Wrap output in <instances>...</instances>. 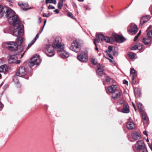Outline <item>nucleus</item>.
<instances>
[{
  "label": "nucleus",
  "instance_id": "052dcab7",
  "mask_svg": "<svg viewBox=\"0 0 152 152\" xmlns=\"http://www.w3.org/2000/svg\"><path fill=\"white\" fill-rule=\"evenodd\" d=\"M3 61H4V60L2 58L0 59V63H3Z\"/></svg>",
  "mask_w": 152,
  "mask_h": 152
},
{
  "label": "nucleus",
  "instance_id": "b1692460",
  "mask_svg": "<svg viewBox=\"0 0 152 152\" xmlns=\"http://www.w3.org/2000/svg\"><path fill=\"white\" fill-rule=\"evenodd\" d=\"M39 37V36L38 34H37L36 35L35 38L32 41H31V43L28 45L27 48H29L31 46V45L34 43L37 39H38Z\"/></svg>",
  "mask_w": 152,
  "mask_h": 152
},
{
  "label": "nucleus",
  "instance_id": "bb28decb",
  "mask_svg": "<svg viewBox=\"0 0 152 152\" xmlns=\"http://www.w3.org/2000/svg\"><path fill=\"white\" fill-rule=\"evenodd\" d=\"M76 40H75L72 43L70 47V49L74 52H75L76 50Z\"/></svg>",
  "mask_w": 152,
  "mask_h": 152
},
{
  "label": "nucleus",
  "instance_id": "58836bf2",
  "mask_svg": "<svg viewBox=\"0 0 152 152\" xmlns=\"http://www.w3.org/2000/svg\"><path fill=\"white\" fill-rule=\"evenodd\" d=\"M113 46H109L108 48V50L107 51L109 53H110L111 52V51H112V50H113Z\"/></svg>",
  "mask_w": 152,
  "mask_h": 152
},
{
  "label": "nucleus",
  "instance_id": "a19ab883",
  "mask_svg": "<svg viewBox=\"0 0 152 152\" xmlns=\"http://www.w3.org/2000/svg\"><path fill=\"white\" fill-rule=\"evenodd\" d=\"M111 78L109 76H107L106 77V81L107 82H109L111 80Z\"/></svg>",
  "mask_w": 152,
  "mask_h": 152
},
{
  "label": "nucleus",
  "instance_id": "f3484780",
  "mask_svg": "<svg viewBox=\"0 0 152 152\" xmlns=\"http://www.w3.org/2000/svg\"><path fill=\"white\" fill-rule=\"evenodd\" d=\"M83 42L81 39H77V53L81 50V47L83 45Z\"/></svg>",
  "mask_w": 152,
  "mask_h": 152
},
{
  "label": "nucleus",
  "instance_id": "e2e57ef3",
  "mask_svg": "<svg viewBox=\"0 0 152 152\" xmlns=\"http://www.w3.org/2000/svg\"><path fill=\"white\" fill-rule=\"evenodd\" d=\"M44 27V26H43L42 27V28H41V32L42 31H43Z\"/></svg>",
  "mask_w": 152,
  "mask_h": 152
},
{
  "label": "nucleus",
  "instance_id": "9b49d317",
  "mask_svg": "<svg viewBox=\"0 0 152 152\" xmlns=\"http://www.w3.org/2000/svg\"><path fill=\"white\" fill-rule=\"evenodd\" d=\"M6 44L8 45V46H6L10 50L15 51L18 50V44L12 42H9L6 43Z\"/></svg>",
  "mask_w": 152,
  "mask_h": 152
},
{
  "label": "nucleus",
  "instance_id": "0eeeda50",
  "mask_svg": "<svg viewBox=\"0 0 152 152\" xmlns=\"http://www.w3.org/2000/svg\"><path fill=\"white\" fill-rule=\"evenodd\" d=\"M14 28L13 31V35L16 37L23 35V30L22 28V26L19 24L17 26H14Z\"/></svg>",
  "mask_w": 152,
  "mask_h": 152
},
{
  "label": "nucleus",
  "instance_id": "ea45409f",
  "mask_svg": "<svg viewBox=\"0 0 152 152\" xmlns=\"http://www.w3.org/2000/svg\"><path fill=\"white\" fill-rule=\"evenodd\" d=\"M67 15L68 16L71 18L72 19H74V17L73 16L72 14L70 12H68Z\"/></svg>",
  "mask_w": 152,
  "mask_h": 152
},
{
  "label": "nucleus",
  "instance_id": "de8ad7c7",
  "mask_svg": "<svg viewBox=\"0 0 152 152\" xmlns=\"http://www.w3.org/2000/svg\"><path fill=\"white\" fill-rule=\"evenodd\" d=\"M23 47H21L19 49H18V50L19 52V53H21L22 51L23 50Z\"/></svg>",
  "mask_w": 152,
  "mask_h": 152
},
{
  "label": "nucleus",
  "instance_id": "cd10ccee",
  "mask_svg": "<svg viewBox=\"0 0 152 152\" xmlns=\"http://www.w3.org/2000/svg\"><path fill=\"white\" fill-rule=\"evenodd\" d=\"M127 55L131 59L136 58V53L132 52H129Z\"/></svg>",
  "mask_w": 152,
  "mask_h": 152
},
{
  "label": "nucleus",
  "instance_id": "69168bd1",
  "mask_svg": "<svg viewBox=\"0 0 152 152\" xmlns=\"http://www.w3.org/2000/svg\"><path fill=\"white\" fill-rule=\"evenodd\" d=\"M140 34H141V31H139V33H138V34H139V35H140Z\"/></svg>",
  "mask_w": 152,
  "mask_h": 152
},
{
  "label": "nucleus",
  "instance_id": "423d86ee",
  "mask_svg": "<svg viewBox=\"0 0 152 152\" xmlns=\"http://www.w3.org/2000/svg\"><path fill=\"white\" fill-rule=\"evenodd\" d=\"M46 50H45V53L46 55L49 57H52L55 54L54 48L53 45H46L45 47Z\"/></svg>",
  "mask_w": 152,
  "mask_h": 152
},
{
  "label": "nucleus",
  "instance_id": "473e14b6",
  "mask_svg": "<svg viewBox=\"0 0 152 152\" xmlns=\"http://www.w3.org/2000/svg\"><path fill=\"white\" fill-rule=\"evenodd\" d=\"M130 73L132 74V76L134 75H135L137 76V74L136 73V71L133 68H131L130 69Z\"/></svg>",
  "mask_w": 152,
  "mask_h": 152
},
{
  "label": "nucleus",
  "instance_id": "6ab92c4d",
  "mask_svg": "<svg viewBox=\"0 0 152 152\" xmlns=\"http://www.w3.org/2000/svg\"><path fill=\"white\" fill-rule=\"evenodd\" d=\"M18 4L23 10L26 11L30 9V8H27L28 6V4L27 3L20 2L18 3Z\"/></svg>",
  "mask_w": 152,
  "mask_h": 152
},
{
  "label": "nucleus",
  "instance_id": "4d7b16f0",
  "mask_svg": "<svg viewBox=\"0 0 152 152\" xmlns=\"http://www.w3.org/2000/svg\"><path fill=\"white\" fill-rule=\"evenodd\" d=\"M132 104L133 106L134 107V110L136 111V107H135V106L133 102H132Z\"/></svg>",
  "mask_w": 152,
  "mask_h": 152
},
{
  "label": "nucleus",
  "instance_id": "774afa93",
  "mask_svg": "<svg viewBox=\"0 0 152 152\" xmlns=\"http://www.w3.org/2000/svg\"><path fill=\"white\" fill-rule=\"evenodd\" d=\"M146 140L147 142H149V140H148V138H147V139Z\"/></svg>",
  "mask_w": 152,
  "mask_h": 152
},
{
  "label": "nucleus",
  "instance_id": "680f3d73",
  "mask_svg": "<svg viewBox=\"0 0 152 152\" xmlns=\"http://www.w3.org/2000/svg\"><path fill=\"white\" fill-rule=\"evenodd\" d=\"M46 20H45L44 22V25H43V26H45L46 23Z\"/></svg>",
  "mask_w": 152,
  "mask_h": 152
},
{
  "label": "nucleus",
  "instance_id": "c03bdc74",
  "mask_svg": "<svg viewBox=\"0 0 152 152\" xmlns=\"http://www.w3.org/2000/svg\"><path fill=\"white\" fill-rule=\"evenodd\" d=\"M48 8L50 9H55V7L52 5H49L48 6Z\"/></svg>",
  "mask_w": 152,
  "mask_h": 152
},
{
  "label": "nucleus",
  "instance_id": "f704fd0d",
  "mask_svg": "<svg viewBox=\"0 0 152 152\" xmlns=\"http://www.w3.org/2000/svg\"><path fill=\"white\" fill-rule=\"evenodd\" d=\"M4 7H2L1 5H0V16L1 17L3 16V10Z\"/></svg>",
  "mask_w": 152,
  "mask_h": 152
},
{
  "label": "nucleus",
  "instance_id": "72a5a7b5",
  "mask_svg": "<svg viewBox=\"0 0 152 152\" xmlns=\"http://www.w3.org/2000/svg\"><path fill=\"white\" fill-rule=\"evenodd\" d=\"M63 6V1H60L59 2L58 5V7L60 10H61L62 8V7Z\"/></svg>",
  "mask_w": 152,
  "mask_h": 152
},
{
  "label": "nucleus",
  "instance_id": "ddd939ff",
  "mask_svg": "<svg viewBox=\"0 0 152 152\" xmlns=\"http://www.w3.org/2000/svg\"><path fill=\"white\" fill-rule=\"evenodd\" d=\"M26 72V69L23 66L20 67L16 72V74L17 76L22 77L25 75Z\"/></svg>",
  "mask_w": 152,
  "mask_h": 152
},
{
  "label": "nucleus",
  "instance_id": "7ed1b4c3",
  "mask_svg": "<svg viewBox=\"0 0 152 152\" xmlns=\"http://www.w3.org/2000/svg\"><path fill=\"white\" fill-rule=\"evenodd\" d=\"M134 146L136 149L140 152H147V149L142 141L140 140L137 141L135 144Z\"/></svg>",
  "mask_w": 152,
  "mask_h": 152
},
{
  "label": "nucleus",
  "instance_id": "dca6fc26",
  "mask_svg": "<svg viewBox=\"0 0 152 152\" xmlns=\"http://www.w3.org/2000/svg\"><path fill=\"white\" fill-rule=\"evenodd\" d=\"M97 69L96 70L97 75L99 77H102L103 75V69L101 67L99 64L97 65Z\"/></svg>",
  "mask_w": 152,
  "mask_h": 152
},
{
  "label": "nucleus",
  "instance_id": "f8f14e48",
  "mask_svg": "<svg viewBox=\"0 0 152 152\" xmlns=\"http://www.w3.org/2000/svg\"><path fill=\"white\" fill-rule=\"evenodd\" d=\"M137 31L138 28L137 26L133 23L131 24L128 28V31L131 32L132 34L136 33Z\"/></svg>",
  "mask_w": 152,
  "mask_h": 152
},
{
  "label": "nucleus",
  "instance_id": "0e129e2a",
  "mask_svg": "<svg viewBox=\"0 0 152 152\" xmlns=\"http://www.w3.org/2000/svg\"><path fill=\"white\" fill-rule=\"evenodd\" d=\"M7 0L10 2H12V0Z\"/></svg>",
  "mask_w": 152,
  "mask_h": 152
},
{
  "label": "nucleus",
  "instance_id": "f257e3e1",
  "mask_svg": "<svg viewBox=\"0 0 152 152\" xmlns=\"http://www.w3.org/2000/svg\"><path fill=\"white\" fill-rule=\"evenodd\" d=\"M108 91L112 94V97L114 99L119 98L122 93L121 91L117 89L115 85H112L107 88Z\"/></svg>",
  "mask_w": 152,
  "mask_h": 152
},
{
  "label": "nucleus",
  "instance_id": "1a4fd4ad",
  "mask_svg": "<svg viewBox=\"0 0 152 152\" xmlns=\"http://www.w3.org/2000/svg\"><path fill=\"white\" fill-rule=\"evenodd\" d=\"M77 58L79 60L83 62H87L88 60L87 53L84 51L82 52Z\"/></svg>",
  "mask_w": 152,
  "mask_h": 152
},
{
  "label": "nucleus",
  "instance_id": "a878e982",
  "mask_svg": "<svg viewBox=\"0 0 152 152\" xmlns=\"http://www.w3.org/2000/svg\"><path fill=\"white\" fill-rule=\"evenodd\" d=\"M142 48V45L141 44H139L137 45H135L132 47L131 50H135L137 49L140 50Z\"/></svg>",
  "mask_w": 152,
  "mask_h": 152
},
{
  "label": "nucleus",
  "instance_id": "37998d69",
  "mask_svg": "<svg viewBox=\"0 0 152 152\" xmlns=\"http://www.w3.org/2000/svg\"><path fill=\"white\" fill-rule=\"evenodd\" d=\"M91 63L94 65H95L96 64L95 62V59L94 58H93L91 59Z\"/></svg>",
  "mask_w": 152,
  "mask_h": 152
},
{
  "label": "nucleus",
  "instance_id": "79ce46f5",
  "mask_svg": "<svg viewBox=\"0 0 152 152\" xmlns=\"http://www.w3.org/2000/svg\"><path fill=\"white\" fill-rule=\"evenodd\" d=\"M137 104L138 107L139 109H141L142 108V104L139 102H137Z\"/></svg>",
  "mask_w": 152,
  "mask_h": 152
},
{
  "label": "nucleus",
  "instance_id": "4c0bfd02",
  "mask_svg": "<svg viewBox=\"0 0 152 152\" xmlns=\"http://www.w3.org/2000/svg\"><path fill=\"white\" fill-rule=\"evenodd\" d=\"M147 35L150 38H152V31H150L148 32Z\"/></svg>",
  "mask_w": 152,
  "mask_h": 152
},
{
  "label": "nucleus",
  "instance_id": "7c9ffc66",
  "mask_svg": "<svg viewBox=\"0 0 152 152\" xmlns=\"http://www.w3.org/2000/svg\"><path fill=\"white\" fill-rule=\"evenodd\" d=\"M18 44H21L23 42V39L20 37H18L16 39Z\"/></svg>",
  "mask_w": 152,
  "mask_h": 152
},
{
  "label": "nucleus",
  "instance_id": "2eb2a0df",
  "mask_svg": "<svg viewBox=\"0 0 152 152\" xmlns=\"http://www.w3.org/2000/svg\"><path fill=\"white\" fill-rule=\"evenodd\" d=\"M63 49L62 50L57 51L61 58H67L69 56V54L68 52L64 50Z\"/></svg>",
  "mask_w": 152,
  "mask_h": 152
},
{
  "label": "nucleus",
  "instance_id": "338daca9",
  "mask_svg": "<svg viewBox=\"0 0 152 152\" xmlns=\"http://www.w3.org/2000/svg\"><path fill=\"white\" fill-rule=\"evenodd\" d=\"M11 62H12V63H15V62L14 61H13L12 60H11Z\"/></svg>",
  "mask_w": 152,
  "mask_h": 152
},
{
  "label": "nucleus",
  "instance_id": "4468645a",
  "mask_svg": "<svg viewBox=\"0 0 152 152\" xmlns=\"http://www.w3.org/2000/svg\"><path fill=\"white\" fill-rule=\"evenodd\" d=\"M113 36L115 38V40L118 42L122 43L125 40V38L122 36H121L114 34H113Z\"/></svg>",
  "mask_w": 152,
  "mask_h": 152
},
{
  "label": "nucleus",
  "instance_id": "5701e85b",
  "mask_svg": "<svg viewBox=\"0 0 152 152\" xmlns=\"http://www.w3.org/2000/svg\"><path fill=\"white\" fill-rule=\"evenodd\" d=\"M126 126L128 129H133L135 127L134 123L131 121H129L127 122Z\"/></svg>",
  "mask_w": 152,
  "mask_h": 152
},
{
  "label": "nucleus",
  "instance_id": "6e6d98bb",
  "mask_svg": "<svg viewBox=\"0 0 152 152\" xmlns=\"http://www.w3.org/2000/svg\"><path fill=\"white\" fill-rule=\"evenodd\" d=\"M21 61L20 60H17V61H15V62L16 64H19L20 62Z\"/></svg>",
  "mask_w": 152,
  "mask_h": 152
},
{
  "label": "nucleus",
  "instance_id": "c756f323",
  "mask_svg": "<svg viewBox=\"0 0 152 152\" xmlns=\"http://www.w3.org/2000/svg\"><path fill=\"white\" fill-rule=\"evenodd\" d=\"M143 42L145 45H147L151 43V40L149 39L143 38Z\"/></svg>",
  "mask_w": 152,
  "mask_h": 152
},
{
  "label": "nucleus",
  "instance_id": "a18cd8bd",
  "mask_svg": "<svg viewBox=\"0 0 152 152\" xmlns=\"http://www.w3.org/2000/svg\"><path fill=\"white\" fill-rule=\"evenodd\" d=\"M50 16V14L49 13L48 14H46L45 13L43 14V16L44 17H48Z\"/></svg>",
  "mask_w": 152,
  "mask_h": 152
},
{
  "label": "nucleus",
  "instance_id": "393cba45",
  "mask_svg": "<svg viewBox=\"0 0 152 152\" xmlns=\"http://www.w3.org/2000/svg\"><path fill=\"white\" fill-rule=\"evenodd\" d=\"M8 70V67L6 65H4L0 66V72H5Z\"/></svg>",
  "mask_w": 152,
  "mask_h": 152
},
{
  "label": "nucleus",
  "instance_id": "5fc2aeb1",
  "mask_svg": "<svg viewBox=\"0 0 152 152\" xmlns=\"http://www.w3.org/2000/svg\"><path fill=\"white\" fill-rule=\"evenodd\" d=\"M138 37L137 36H135L134 39V41H135L137 40V39L138 38Z\"/></svg>",
  "mask_w": 152,
  "mask_h": 152
},
{
  "label": "nucleus",
  "instance_id": "bf43d9fd",
  "mask_svg": "<svg viewBox=\"0 0 152 152\" xmlns=\"http://www.w3.org/2000/svg\"><path fill=\"white\" fill-rule=\"evenodd\" d=\"M109 56L110 58L111 59H113V56H111V54H109Z\"/></svg>",
  "mask_w": 152,
  "mask_h": 152
},
{
  "label": "nucleus",
  "instance_id": "13d9d810",
  "mask_svg": "<svg viewBox=\"0 0 152 152\" xmlns=\"http://www.w3.org/2000/svg\"><path fill=\"white\" fill-rule=\"evenodd\" d=\"M150 12L152 15V6H150Z\"/></svg>",
  "mask_w": 152,
  "mask_h": 152
},
{
  "label": "nucleus",
  "instance_id": "09e8293b",
  "mask_svg": "<svg viewBox=\"0 0 152 152\" xmlns=\"http://www.w3.org/2000/svg\"><path fill=\"white\" fill-rule=\"evenodd\" d=\"M123 83L125 84H127L128 83V82L126 80H123Z\"/></svg>",
  "mask_w": 152,
  "mask_h": 152
},
{
  "label": "nucleus",
  "instance_id": "9d476101",
  "mask_svg": "<svg viewBox=\"0 0 152 152\" xmlns=\"http://www.w3.org/2000/svg\"><path fill=\"white\" fill-rule=\"evenodd\" d=\"M41 62V60L40 59L39 56L37 55L34 56L31 59L29 62L30 66H33L35 65H38Z\"/></svg>",
  "mask_w": 152,
  "mask_h": 152
},
{
  "label": "nucleus",
  "instance_id": "e433bc0d",
  "mask_svg": "<svg viewBox=\"0 0 152 152\" xmlns=\"http://www.w3.org/2000/svg\"><path fill=\"white\" fill-rule=\"evenodd\" d=\"M99 42V41H97V39L96 38V39H94V43L95 45V49L96 50H98V48L97 47V45H96V42Z\"/></svg>",
  "mask_w": 152,
  "mask_h": 152
},
{
  "label": "nucleus",
  "instance_id": "3c124183",
  "mask_svg": "<svg viewBox=\"0 0 152 152\" xmlns=\"http://www.w3.org/2000/svg\"><path fill=\"white\" fill-rule=\"evenodd\" d=\"M143 133L145 135H146V136H148V134L147 133L146 131H144L143 132Z\"/></svg>",
  "mask_w": 152,
  "mask_h": 152
},
{
  "label": "nucleus",
  "instance_id": "aec40b11",
  "mask_svg": "<svg viewBox=\"0 0 152 152\" xmlns=\"http://www.w3.org/2000/svg\"><path fill=\"white\" fill-rule=\"evenodd\" d=\"M131 135L135 140L140 139L141 138L140 135L138 132H134L132 133Z\"/></svg>",
  "mask_w": 152,
  "mask_h": 152
},
{
  "label": "nucleus",
  "instance_id": "a211bd4d",
  "mask_svg": "<svg viewBox=\"0 0 152 152\" xmlns=\"http://www.w3.org/2000/svg\"><path fill=\"white\" fill-rule=\"evenodd\" d=\"M141 115L142 118V119L143 121V123L144 124H146L147 125L148 122V117L146 116V113L144 111L141 112Z\"/></svg>",
  "mask_w": 152,
  "mask_h": 152
},
{
  "label": "nucleus",
  "instance_id": "c85d7f7f",
  "mask_svg": "<svg viewBox=\"0 0 152 152\" xmlns=\"http://www.w3.org/2000/svg\"><path fill=\"white\" fill-rule=\"evenodd\" d=\"M16 57V56L14 55H12L10 56L8 60V62L9 64H11L12 63V62L11 61V60H12L15 62Z\"/></svg>",
  "mask_w": 152,
  "mask_h": 152
},
{
  "label": "nucleus",
  "instance_id": "8fccbe9b",
  "mask_svg": "<svg viewBox=\"0 0 152 152\" xmlns=\"http://www.w3.org/2000/svg\"><path fill=\"white\" fill-rule=\"evenodd\" d=\"M53 12L57 14L58 13H59V11L58 9H56L55 10H54Z\"/></svg>",
  "mask_w": 152,
  "mask_h": 152
},
{
  "label": "nucleus",
  "instance_id": "39448f33",
  "mask_svg": "<svg viewBox=\"0 0 152 152\" xmlns=\"http://www.w3.org/2000/svg\"><path fill=\"white\" fill-rule=\"evenodd\" d=\"M8 21L9 23L11 25H12L13 26H17L20 24L18 16L16 15H14L9 18Z\"/></svg>",
  "mask_w": 152,
  "mask_h": 152
},
{
  "label": "nucleus",
  "instance_id": "20e7f679",
  "mask_svg": "<svg viewBox=\"0 0 152 152\" xmlns=\"http://www.w3.org/2000/svg\"><path fill=\"white\" fill-rule=\"evenodd\" d=\"M96 38L97 39V41H99L100 40L102 41H104L106 42L112 43L114 42L113 39L110 37H105L103 35L98 34L96 35Z\"/></svg>",
  "mask_w": 152,
  "mask_h": 152
},
{
  "label": "nucleus",
  "instance_id": "2f4dec72",
  "mask_svg": "<svg viewBox=\"0 0 152 152\" xmlns=\"http://www.w3.org/2000/svg\"><path fill=\"white\" fill-rule=\"evenodd\" d=\"M45 3L46 4L52 3L56 4V0H45Z\"/></svg>",
  "mask_w": 152,
  "mask_h": 152
},
{
  "label": "nucleus",
  "instance_id": "412c9836",
  "mask_svg": "<svg viewBox=\"0 0 152 152\" xmlns=\"http://www.w3.org/2000/svg\"><path fill=\"white\" fill-rule=\"evenodd\" d=\"M121 112L125 113H129V110L128 105L127 104H124L123 105V108L121 110Z\"/></svg>",
  "mask_w": 152,
  "mask_h": 152
},
{
  "label": "nucleus",
  "instance_id": "4be33fe9",
  "mask_svg": "<svg viewBox=\"0 0 152 152\" xmlns=\"http://www.w3.org/2000/svg\"><path fill=\"white\" fill-rule=\"evenodd\" d=\"M151 18V17L149 15H146L145 16L143 17L141 19L140 21V25H142L143 24L147 22Z\"/></svg>",
  "mask_w": 152,
  "mask_h": 152
},
{
  "label": "nucleus",
  "instance_id": "6e6552de",
  "mask_svg": "<svg viewBox=\"0 0 152 152\" xmlns=\"http://www.w3.org/2000/svg\"><path fill=\"white\" fill-rule=\"evenodd\" d=\"M3 16L4 15L7 18H10L15 15L14 11L10 8H8L7 7H4L3 10Z\"/></svg>",
  "mask_w": 152,
  "mask_h": 152
},
{
  "label": "nucleus",
  "instance_id": "864d4df0",
  "mask_svg": "<svg viewBox=\"0 0 152 152\" xmlns=\"http://www.w3.org/2000/svg\"><path fill=\"white\" fill-rule=\"evenodd\" d=\"M38 20L39 22V23H40L42 22V18L40 17H39Z\"/></svg>",
  "mask_w": 152,
  "mask_h": 152
},
{
  "label": "nucleus",
  "instance_id": "603ef678",
  "mask_svg": "<svg viewBox=\"0 0 152 152\" xmlns=\"http://www.w3.org/2000/svg\"><path fill=\"white\" fill-rule=\"evenodd\" d=\"M113 55L114 56H117L118 55V53L117 52L115 51V52H113Z\"/></svg>",
  "mask_w": 152,
  "mask_h": 152
},
{
  "label": "nucleus",
  "instance_id": "f03ea898",
  "mask_svg": "<svg viewBox=\"0 0 152 152\" xmlns=\"http://www.w3.org/2000/svg\"><path fill=\"white\" fill-rule=\"evenodd\" d=\"M52 45L57 49V51L62 50L64 48V45L62 42L61 38L59 37H57L53 42Z\"/></svg>",
  "mask_w": 152,
  "mask_h": 152
},
{
  "label": "nucleus",
  "instance_id": "49530a36",
  "mask_svg": "<svg viewBox=\"0 0 152 152\" xmlns=\"http://www.w3.org/2000/svg\"><path fill=\"white\" fill-rule=\"evenodd\" d=\"M4 32L5 33H7L9 32V31L8 28H5L4 29Z\"/></svg>",
  "mask_w": 152,
  "mask_h": 152
},
{
  "label": "nucleus",
  "instance_id": "c9c22d12",
  "mask_svg": "<svg viewBox=\"0 0 152 152\" xmlns=\"http://www.w3.org/2000/svg\"><path fill=\"white\" fill-rule=\"evenodd\" d=\"M137 76H136L135 75H134L132 76V84H135L136 83V78Z\"/></svg>",
  "mask_w": 152,
  "mask_h": 152
}]
</instances>
